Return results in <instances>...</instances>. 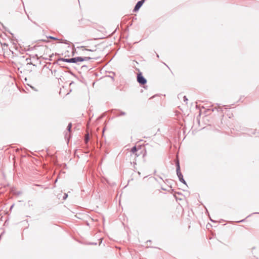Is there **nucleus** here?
Segmentation results:
<instances>
[{
    "mask_svg": "<svg viewBox=\"0 0 259 259\" xmlns=\"http://www.w3.org/2000/svg\"><path fill=\"white\" fill-rule=\"evenodd\" d=\"M175 163H176V172H177V175L179 178V181L183 184L187 185V183L183 178V176L182 172H181V167H180V162H179V160L178 157L175 160Z\"/></svg>",
    "mask_w": 259,
    "mask_h": 259,
    "instance_id": "1",
    "label": "nucleus"
},
{
    "mask_svg": "<svg viewBox=\"0 0 259 259\" xmlns=\"http://www.w3.org/2000/svg\"><path fill=\"white\" fill-rule=\"evenodd\" d=\"M137 79V81L141 85H145L147 83L146 79L143 76L142 73L141 72L138 73Z\"/></svg>",
    "mask_w": 259,
    "mask_h": 259,
    "instance_id": "2",
    "label": "nucleus"
},
{
    "mask_svg": "<svg viewBox=\"0 0 259 259\" xmlns=\"http://www.w3.org/2000/svg\"><path fill=\"white\" fill-rule=\"evenodd\" d=\"M67 62L72 63V58L69 59H66L64 58H59L57 61V63L60 66V67H64L62 62Z\"/></svg>",
    "mask_w": 259,
    "mask_h": 259,
    "instance_id": "3",
    "label": "nucleus"
},
{
    "mask_svg": "<svg viewBox=\"0 0 259 259\" xmlns=\"http://www.w3.org/2000/svg\"><path fill=\"white\" fill-rule=\"evenodd\" d=\"M144 2H145V0H140V1H138L137 3L136 6H135V7L134 8L133 12H136L138 11L139 10V9H140V8L143 5V4L144 3Z\"/></svg>",
    "mask_w": 259,
    "mask_h": 259,
    "instance_id": "4",
    "label": "nucleus"
},
{
    "mask_svg": "<svg viewBox=\"0 0 259 259\" xmlns=\"http://www.w3.org/2000/svg\"><path fill=\"white\" fill-rule=\"evenodd\" d=\"M83 59H82V57H76L72 58V63H76L77 64H79V62H82Z\"/></svg>",
    "mask_w": 259,
    "mask_h": 259,
    "instance_id": "5",
    "label": "nucleus"
},
{
    "mask_svg": "<svg viewBox=\"0 0 259 259\" xmlns=\"http://www.w3.org/2000/svg\"><path fill=\"white\" fill-rule=\"evenodd\" d=\"M99 58V57H93V58H91L90 57H82V59H83L82 60V61H88V60H89L90 59H94V60H98V59Z\"/></svg>",
    "mask_w": 259,
    "mask_h": 259,
    "instance_id": "6",
    "label": "nucleus"
},
{
    "mask_svg": "<svg viewBox=\"0 0 259 259\" xmlns=\"http://www.w3.org/2000/svg\"><path fill=\"white\" fill-rule=\"evenodd\" d=\"M58 40H59V42L60 43H63V44H66V45H69L70 44V42L69 41H68L67 40H66V39H58Z\"/></svg>",
    "mask_w": 259,
    "mask_h": 259,
    "instance_id": "7",
    "label": "nucleus"
},
{
    "mask_svg": "<svg viewBox=\"0 0 259 259\" xmlns=\"http://www.w3.org/2000/svg\"><path fill=\"white\" fill-rule=\"evenodd\" d=\"M118 111L119 112V114H115L116 116H117V117H118V116H122V115H125L126 114L125 112H124V111H120V110H118Z\"/></svg>",
    "mask_w": 259,
    "mask_h": 259,
    "instance_id": "8",
    "label": "nucleus"
},
{
    "mask_svg": "<svg viewBox=\"0 0 259 259\" xmlns=\"http://www.w3.org/2000/svg\"><path fill=\"white\" fill-rule=\"evenodd\" d=\"M137 151H138L137 148L136 146H135L133 147H132V148L131 149V152L132 153H133V154H134Z\"/></svg>",
    "mask_w": 259,
    "mask_h": 259,
    "instance_id": "9",
    "label": "nucleus"
},
{
    "mask_svg": "<svg viewBox=\"0 0 259 259\" xmlns=\"http://www.w3.org/2000/svg\"><path fill=\"white\" fill-rule=\"evenodd\" d=\"M71 127H72V123H69L67 127V130L68 131V132L69 133H70L71 132Z\"/></svg>",
    "mask_w": 259,
    "mask_h": 259,
    "instance_id": "10",
    "label": "nucleus"
},
{
    "mask_svg": "<svg viewBox=\"0 0 259 259\" xmlns=\"http://www.w3.org/2000/svg\"><path fill=\"white\" fill-rule=\"evenodd\" d=\"M25 61L26 62V64L27 65H30L31 64H32L31 62V59L30 58H26L25 60Z\"/></svg>",
    "mask_w": 259,
    "mask_h": 259,
    "instance_id": "11",
    "label": "nucleus"
},
{
    "mask_svg": "<svg viewBox=\"0 0 259 259\" xmlns=\"http://www.w3.org/2000/svg\"><path fill=\"white\" fill-rule=\"evenodd\" d=\"M89 141V134H88L84 139L85 143H88Z\"/></svg>",
    "mask_w": 259,
    "mask_h": 259,
    "instance_id": "12",
    "label": "nucleus"
},
{
    "mask_svg": "<svg viewBox=\"0 0 259 259\" xmlns=\"http://www.w3.org/2000/svg\"><path fill=\"white\" fill-rule=\"evenodd\" d=\"M48 38L53 39V40H58L59 39L58 38L54 37V36H49V37H48Z\"/></svg>",
    "mask_w": 259,
    "mask_h": 259,
    "instance_id": "13",
    "label": "nucleus"
},
{
    "mask_svg": "<svg viewBox=\"0 0 259 259\" xmlns=\"http://www.w3.org/2000/svg\"><path fill=\"white\" fill-rule=\"evenodd\" d=\"M83 51H90V52H94L96 50H92V49H83Z\"/></svg>",
    "mask_w": 259,
    "mask_h": 259,
    "instance_id": "14",
    "label": "nucleus"
},
{
    "mask_svg": "<svg viewBox=\"0 0 259 259\" xmlns=\"http://www.w3.org/2000/svg\"><path fill=\"white\" fill-rule=\"evenodd\" d=\"M67 197H68V194H66V193H65V194H64L63 197V200H65V199L67 198Z\"/></svg>",
    "mask_w": 259,
    "mask_h": 259,
    "instance_id": "15",
    "label": "nucleus"
},
{
    "mask_svg": "<svg viewBox=\"0 0 259 259\" xmlns=\"http://www.w3.org/2000/svg\"><path fill=\"white\" fill-rule=\"evenodd\" d=\"M7 47H8V45L6 44V43H4V44L2 45V47H3V49H5V47L7 48Z\"/></svg>",
    "mask_w": 259,
    "mask_h": 259,
    "instance_id": "16",
    "label": "nucleus"
},
{
    "mask_svg": "<svg viewBox=\"0 0 259 259\" xmlns=\"http://www.w3.org/2000/svg\"><path fill=\"white\" fill-rule=\"evenodd\" d=\"M183 98H184V101L185 102L187 103V101H188V99L187 98L186 96H184Z\"/></svg>",
    "mask_w": 259,
    "mask_h": 259,
    "instance_id": "17",
    "label": "nucleus"
},
{
    "mask_svg": "<svg viewBox=\"0 0 259 259\" xmlns=\"http://www.w3.org/2000/svg\"><path fill=\"white\" fill-rule=\"evenodd\" d=\"M215 109H216V110L218 111H222L223 110L222 109L221 107H219L218 108H215Z\"/></svg>",
    "mask_w": 259,
    "mask_h": 259,
    "instance_id": "18",
    "label": "nucleus"
},
{
    "mask_svg": "<svg viewBox=\"0 0 259 259\" xmlns=\"http://www.w3.org/2000/svg\"><path fill=\"white\" fill-rule=\"evenodd\" d=\"M250 131H251V132L250 133H249L248 134H253V135L255 134V130H253V131L250 130Z\"/></svg>",
    "mask_w": 259,
    "mask_h": 259,
    "instance_id": "19",
    "label": "nucleus"
},
{
    "mask_svg": "<svg viewBox=\"0 0 259 259\" xmlns=\"http://www.w3.org/2000/svg\"><path fill=\"white\" fill-rule=\"evenodd\" d=\"M67 136H68V133H66L65 134V138H66L67 137ZM68 137H69V138H70V134H69V133H68Z\"/></svg>",
    "mask_w": 259,
    "mask_h": 259,
    "instance_id": "20",
    "label": "nucleus"
},
{
    "mask_svg": "<svg viewBox=\"0 0 259 259\" xmlns=\"http://www.w3.org/2000/svg\"><path fill=\"white\" fill-rule=\"evenodd\" d=\"M259 214V212H253V213H252V214H250V215H248V216L247 217V218L249 217L250 216H251V215L252 214Z\"/></svg>",
    "mask_w": 259,
    "mask_h": 259,
    "instance_id": "21",
    "label": "nucleus"
},
{
    "mask_svg": "<svg viewBox=\"0 0 259 259\" xmlns=\"http://www.w3.org/2000/svg\"><path fill=\"white\" fill-rule=\"evenodd\" d=\"M75 51V49L74 47L73 49V50H72V55L73 56L74 55Z\"/></svg>",
    "mask_w": 259,
    "mask_h": 259,
    "instance_id": "22",
    "label": "nucleus"
},
{
    "mask_svg": "<svg viewBox=\"0 0 259 259\" xmlns=\"http://www.w3.org/2000/svg\"><path fill=\"white\" fill-rule=\"evenodd\" d=\"M245 221V219H243L242 220H240V221H237V222L238 223H240V222H243Z\"/></svg>",
    "mask_w": 259,
    "mask_h": 259,
    "instance_id": "23",
    "label": "nucleus"
},
{
    "mask_svg": "<svg viewBox=\"0 0 259 259\" xmlns=\"http://www.w3.org/2000/svg\"><path fill=\"white\" fill-rule=\"evenodd\" d=\"M81 68H87V66L86 65H83V66H82Z\"/></svg>",
    "mask_w": 259,
    "mask_h": 259,
    "instance_id": "24",
    "label": "nucleus"
},
{
    "mask_svg": "<svg viewBox=\"0 0 259 259\" xmlns=\"http://www.w3.org/2000/svg\"><path fill=\"white\" fill-rule=\"evenodd\" d=\"M77 48L78 49H80V48H84V47L83 46H81V47H77Z\"/></svg>",
    "mask_w": 259,
    "mask_h": 259,
    "instance_id": "25",
    "label": "nucleus"
},
{
    "mask_svg": "<svg viewBox=\"0 0 259 259\" xmlns=\"http://www.w3.org/2000/svg\"><path fill=\"white\" fill-rule=\"evenodd\" d=\"M90 244L96 245V244H97V243H91Z\"/></svg>",
    "mask_w": 259,
    "mask_h": 259,
    "instance_id": "26",
    "label": "nucleus"
},
{
    "mask_svg": "<svg viewBox=\"0 0 259 259\" xmlns=\"http://www.w3.org/2000/svg\"><path fill=\"white\" fill-rule=\"evenodd\" d=\"M35 25H37L36 23L35 22H33L32 20H31Z\"/></svg>",
    "mask_w": 259,
    "mask_h": 259,
    "instance_id": "27",
    "label": "nucleus"
},
{
    "mask_svg": "<svg viewBox=\"0 0 259 259\" xmlns=\"http://www.w3.org/2000/svg\"><path fill=\"white\" fill-rule=\"evenodd\" d=\"M21 58H22V59H24V56H22Z\"/></svg>",
    "mask_w": 259,
    "mask_h": 259,
    "instance_id": "28",
    "label": "nucleus"
},
{
    "mask_svg": "<svg viewBox=\"0 0 259 259\" xmlns=\"http://www.w3.org/2000/svg\"><path fill=\"white\" fill-rule=\"evenodd\" d=\"M156 55L157 57H159V55L158 54H156Z\"/></svg>",
    "mask_w": 259,
    "mask_h": 259,
    "instance_id": "29",
    "label": "nucleus"
},
{
    "mask_svg": "<svg viewBox=\"0 0 259 259\" xmlns=\"http://www.w3.org/2000/svg\"><path fill=\"white\" fill-rule=\"evenodd\" d=\"M211 222H214L212 220L210 219Z\"/></svg>",
    "mask_w": 259,
    "mask_h": 259,
    "instance_id": "30",
    "label": "nucleus"
}]
</instances>
